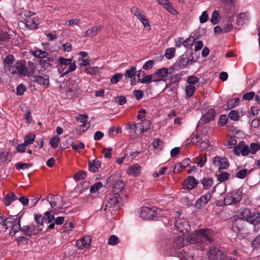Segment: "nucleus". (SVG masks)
<instances>
[{"instance_id": "obj_1", "label": "nucleus", "mask_w": 260, "mask_h": 260, "mask_svg": "<svg viewBox=\"0 0 260 260\" xmlns=\"http://www.w3.org/2000/svg\"><path fill=\"white\" fill-rule=\"evenodd\" d=\"M214 233L210 229H202L196 231L195 233L187 237L190 244L202 243L209 245L214 241Z\"/></svg>"}, {"instance_id": "obj_2", "label": "nucleus", "mask_w": 260, "mask_h": 260, "mask_svg": "<svg viewBox=\"0 0 260 260\" xmlns=\"http://www.w3.org/2000/svg\"><path fill=\"white\" fill-rule=\"evenodd\" d=\"M240 217L245 221L248 222L253 225L254 229L255 230L256 225L260 223V212L256 211L251 212L250 209L245 208L240 212Z\"/></svg>"}, {"instance_id": "obj_3", "label": "nucleus", "mask_w": 260, "mask_h": 260, "mask_svg": "<svg viewBox=\"0 0 260 260\" xmlns=\"http://www.w3.org/2000/svg\"><path fill=\"white\" fill-rule=\"evenodd\" d=\"M248 223L242 218H236L232 223V230L238 235H247L249 233Z\"/></svg>"}, {"instance_id": "obj_4", "label": "nucleus", "mask_w": 260, "mask_h": 260, "mask_svg": "<svg viewBox=\"0 0 260 260\" xmlns=\"http://www.w3.org/2000/svg\"><path fill=\"white\" fill-rule=\"evenodd\" d=\"M242 190L240 188L227 193L224 199L225 205H236L240 202L242 199Z\"/></svg>"}, {"instance_id": "obj_5", "label": "nucleus", "mask_w": 260, "mask_h": 260, "mask_svg": "<svg viewBox=\"0 0 260 260\" xmlns=\"http://www.w3.org/2000/svg\"><path fill=\"white\" fill-rule=\"evenodd\" d=\"M28 73V69L25 66L24 60H19L16 62L11 69H9L8 74H19L26 76Z\"/></svg>"}, {"instance_id": "obj_6", "label": "nucleus", "mask_w": 260, "mask_h": 260, "mask_svg": "<svg viewBox=\"0 0 260 260\" xmlns=\"http://www.w3.org/2000/svg\"><path fill=\"white\" fill-rule=\"evenodd\" d=\"M209 256L214 260H224L226 257V252L215 247H210L208 252Z\"/></svg>"}, {"instance_id": "obj_7", "label": "nucleus", "mask_w": 260, "mask_h": 260, "mask_svg": "<svg viewBox=\"0 0 260 260\" xmlns=\"http://www.w3.org/2000/svg\"><path fill=\"white\" fill-rule=\"evenodd\" d=\"M156 210L154 208H151L148 207H142L140 212V216L146 220H150L154 219L157 216Z\"/></svg>"}, {"instance_id": "obj_8", "label": "nucleus", "mask_w": 260, "mask_h": 260, "mask_svg": "<svg viewBox=\"0 0 260 260\" xmlns=\"http://www.w3.org/2000/svg\"><path fill=\"white\" fill-rule=\"evenodd\" d=\"M174 224L177 230L179 232H188L190 230V226L188 224V222L185 219L178 218L175 221Z\"/></svg>"}, {"instance_id": "obj_9", "label": "nucleus", "mask_w": 260, "mask_h": 260, "mask_svg": "<svg viewBox=\"0 0 260 260\" xmlns=\"http://www.w3.org/2000/svg\"><path fill=\"white\" fill-rule=\"evenodd\" d=\"M213 163L215 166L218 167L219 171L226 169L229 166L228 159L219 156H216L213 158Z\"/></svg>"}, {"instance_id": "obj_10", "label": "nucleus", "mask_w": 260, "mask_h": 260, "mask_svg": "<svg viewBox=\"0 0 260 260\" xmlns=\"http://www.w3.org/2000/svg\"><path fill=\"white\" fill-rule=\"evenodd\" d=\"M131 12L140 20L145 27H149L150 29V25L148 19L145 17L143 12L136 7H132Z\"/></svg>"}, {"instance_id": "obj_11", "label": "nucleus", "mask_w": 260, "mask_h": 260, "mask_svg": "<svg viewBox=\"0 0 260 260\" xmlns=\"http://www.w3.org/2000/svg\"><path fill=\"white\" fill-rule=\"evenodd\" d=\"M212 195L210 193H207L198 199L195 204V207L198 209H202L205 205L207 204L211 200Z\"/></svg>"}, {"instance_id": "obj_12", "label": "nucleus", "mask_w": 260, "mask_h": 260, "mask_svg": "<svg viewBox=\"0 0 260 260\" xmlns=\"http://www.w3.org/2000/svg\"><path fill=\"white\" fill-rule=\"evenodd\" d=\"M68 89L67 92L71 95H76L80 90L79 83L75 80H70L68 82Z\"/></svg>"}, {"instance_id": "obj_13", "label": "nucleus", "mask_w": 260, "mask_h": 260, "mask_svg": "<svg viewBox=\"0 0 260 260\" xmlns=\"http://www.w3.org/2000/svg\"><path fill=\"white\" fill-rule=\"evenodd\" d=\"M115 175H111L109 178V182H112L113 183V189L114 191L116 193H118V192H120L122 190L125 186L123 182L120 180H115L114 178Z\"/></svg>"}, {"instance_id": "obj_14", "label": "nucleus", "mask_w": 260, "mask_h": 260, "mask_svg": "<svg viewBox=\"0 0 260 260\" xmlns=\"http://www.w3.org/2000/svg\"><path fill=\"white\" fill-rule=\"evenodd\" d=\"M198 183V181L193 176H189L184 180L183 185L184 188L190 190L195 188Z\"/></svg>"}, {"instance_id": "obj_15", "label": "nucleus", "mask_w": 260, "mask_h": 260, "mask_svg": "<svg viewBox=\"0 0 260 260\" xmlns=\"http://www.w3.org/2000/svg\"><path fill=\"white\" fill-rule=\"evenodd\" d=\"M91 237L86 236H84L79 240H77L76 243V246L79 249H82L84 248L89 247L91 244Z\"/></svg>"}, {"instance_id": "obj_16", "label": "nucleus", "mask_w": 260, "mask_h": 260, "mask_svg": "<svg viewBox=\"0 0 260 260\" xmlns=\"http://www.w3.org/2000/svg\"><path fill=\"white\" fill-rule=\"evenodd\" d=\"M33 81L41 85L48 86L49 84V79L47 75H41L39 76L35 75L33 77Z\"/></svg>"}, {"instance_id": "obj_17", "label": "nucleus", "mask_w": 260, "mask_h": 260, "mask_svg": "<svg viewBox=\"0 0 260 260\" xmlns=\"http://www.w3.org/2000/svg\"><path fill=\"white\" fill-rule=\"evenodd\" d=\"M49 202L51 206L56 210L62 207V198L61 196L55 195L52 197V199Z\"/></svg>"}, {"instance_id": "obj_18", "label": "nucleus", "mask_w": 260, "mask_h": 260, "mask_svg": "<svg viewBox=\"0 0 260 260\" xmlns=\"http://www.w3.org/2000/svg\"><path fill=\"white\" fill-rule=\"evenodd\" d=\"M127 173L133 176H139L141 173V167L137 164H133L127 168Z\"/></svg>"}, {"instance_id": "obj_19", "label": "nucleus", "mask_w": 260, "mask_h": 260, "mask_svg": "<svg viewBox=\"0 0 260 260\" xmlns=\"http://www.w3.org/2000/svg\"><path fill=\"white\" fill-rule=\"evenodd\" d=\"M14 61V57L12 54L8 55L4 59V69L5 72L8 73L9 69H11Z\"/></svg>"}, {"instance_id": "obj_20", "label": "nucleus", "mask_w": 260, "mask_h": 260, "mask_svg": "<svg viewBox=\"0 0 260 260\" xmlns=\"http://www.w3.org/2000/svg\"><path fill=\"white\" fill-rule=\"evenodd\" d=\"M194 61V60L193 59V58L190 59L189 58L187 55H183L180 57L178 63L179 67L183 69L192 64Z\"/></svg>"}, {"instance_id": "obj_21", "label": "nucleus", "mask_w": 260, "mask_h": 260, "mask_svg": "<svg viewBox=\"0 0 260 260\" xmlns=\"http://www.w3.org/2000/svg\"><path fill=\"white\" fill-rule=\"evenodd\" d=\"M103 27L101 25H96L87 30L84 34V37H89L96 36L98 33L101 31Z\"/></svg>"}, {"instance_id": "obj_22", "label": "nucleus", "mask_w": 260, "mask_h": 260, "mask_svg": "<svg viewBox=\"0 0 260 260\" xmlns=\"http://www.w3.org/2000/svg\"><path fill=\"white\" fill-rule=\"evenodd\" d=\"M21 216L22 215L17 217L16 222L13 224L12 225H10V226L12 227L10 234L12 236L16 234L17 232H19L20 230L22 231V228L20 226V220L21 218Z\"/></svg>"}, {"instance_id": "obj_23", "label": "nucleus", "mask_w": 260, "mask_h": 260, "mask_svg": "<svg viewBox=\"0 0 260 260\" xmlns=\"http://www.w3.org/2000/svg\"><path fill=\"white\" fill-rule=\"evenodd\" d=\"M184 240L182 237L176 236L173 238L172 246L175 249H179L184 246Z\"/></svg>"}, {"instance_id": "obj_24", "label": "nucleus", "mask_w": 260, "mask_h": 260, "mask_svg": "<svg viewBox=\"0 0 260 260\" xmlns=\"http://www.w3.org/2000/svg\"><path fill=\"white\" fill-rule=\"evenodd\" d=\"M17 196L14 192H9L5 197L3 202L6 206H9L13 201L17 200Z\"/></svg>"}, {"instance_id": "obj_25", "label": "nucleus", "mask_w": 260, "mask_h": 260, "mask_svg": "<svg viewBox=\"0 0 260 260\" xmlns=\"http://www.w3.org/2000/svg\"><path fill=\"white\" fill-rule=\"evenodd\" d=\"M100 166L101 162L99 160L94 159L88 162L89 170L93 173L97 172Z\"/></svg>"}, {"instance_id": "obj_26", "label": "nucleus", "mask_w": 260, "mask_h": 260, "mask_svg": "<svg viewBox=\"0 0 260 260\" xmlns=\"http://www.w3.org/2000/svg\"><path fill=\"white\" fill-rule=\"evenodd\" d=\"M204 189H208L213 185V180L212 178L205 177L200 180Z\"/></svg>"}, {"instance_id": "obj_27", "label": "nucleus", "mask_w": 260, "mask_h": 260, "mask_svg": "<svg viewBox=\"0 0 260 260\" xmlns=\"http://www.w3.org/2000/svg\"><path fill=\"white\" fill-rule=\"evenodd\" d=\"M160 81H165V78L168 76V70L166 68L157 69L155 73Z\"/></svg>"}, {"instance_id": "obj_28", "label": "nucleus", "mask_w": 260, "mask_h": 260, "mask_svg": "<svg viewBox=\"0 0 260 260\" xmlns=\"http://www.w3.org/2000/svg\"><path fill=\"white\" fill-rule=\"evenodd\" d=\"M36 226H23L22 228V232L26 236L31 237L32 235L35 234L34 231L35 230Z\"/></svg>"}, {"instance_id": "obj_29", "label": "nucleus", "mask_w": 260, "mask_h": 260, "mask_svg": "<svg viewBox=\"0 0 260 260\" xmlns=\"http://www.w3.org/2000/svg\"><path fill=\"white\" fill-rule=\"evenodd\" d=\"M119 195L116 193L115 196L109 199L106 205V207L111 208L116 206L119 204Z\"/></svg>"}, {"instance_id": "obj_30", "label": "nucleus", "mask_w": 260, "mask_h": 260, "mask_svg": "<svg viewBox=\"0 0 260 260\" xmlns=\"http://www.w3.org/2000/svg\"><path fill=\"white\" fill-rule=\"evenodd\" d=\"M239 102L240 100L239 98L232 99L228 102L226 105L223 106V108L225 110H230L238 106L239 104Z\"/></svg>"}, {"instance_id": "obj_31", "label": "nucleus", "mask_w": 260, "mask_h": 260, "mask_svg": "<svg viewBox=\"0 0 260 260\" xmlns=\"http://www.w3.org/2000/svg\"><path fill=\"white\" fill-rule=\"evenodd\" d=\"M215 115H203L198 122V125H201L214 120Z\"/></svg>"}, {"instance_id": "obj_32", "label": "nucleus", "mask_w": 260, "mask_h": 260, "mask_svg": "<svg viewBox=\"0 0 260 260\" xmlns=\"http://www.w3.org/2000/svg\"><path fill=\"white\" fill-rule=\"evenodd\" d=\"M59 62V67L58 68L59 70H61L62 71H64L63 66H67L69 64L71 63V61H73L72 58H65L62 57H60L58 59Z\"/></svg>"}, {"instance_id": "obj_33", "label": "nucleus", "mask_w": 260, "mask_h": 260, "mask_svg": "<svg viewBox=\"0 0 260 260\" xmlns=\"http://www.w3.org/2000/svg\"><path fill=\"white\" fill-rule=\"evenodd\" d=\"M151 122L150 120L144 119L140 122L138 123V125L140 127V129L141 132H145L147 131L150 126Z\"/></svg>"}, {"instance_id": "obj_34", "label": "nucleus", "mask_w": 260, "mask_h": 260, "mask_svg": "<svg viewBox=\"0 0 260 260\" xmlns=\"http://www.w3.org/2000/svg\"><path fill=\"white\" fill-rule=\"evenodd\" d=\"M13 37V35L10 33V31L1 30L0 31V41L8 42Z\"/></svg>"}, {"instance_id": "obj_35", "label": "nucleus", "mask_w": 260, "mask_h": 260, "mask_svg": "<svg viewBox=\"0 0 260 260\" xmlns=\"http://www.w3.org/2000/svg\"><path fill=\"white\" fill-rule=\"evenodd\" d=\"M137 73V71L136 67L135 66H132L125 71L124 75L126 78H133L136 75Z\"/></svg>"}, {"instance_id": "obj_36", "label": "nucleus", "mask_w": 260, "mask_h": 260, "mask_svg": "<svg viewBox=\"0 0 260 260\" xmlns=\"http://www.w3.org/2000/svg\"><path fill=\"white\" fill-rule=\"evenodd\" d=\"M31 54L37 58H43L48 56V53L46 51H43L41 49H37L35 51H31Z\"/></svg>"}, {"instance_id": "obj_37", "label": "nucleus", "mask_w": 260, "mask_h": 260, "mask_svg": "<svg viewBox=\"0 0 260 260\" xmlns=\"http://www.w3.org/2000/svg\"><path fill=\"white\" fill-rule=\"evenodd\" d=\"M21 23L24 24L29 28H34L37 27V24L35 22L34 18L28 17L24 21H21Z\"/></svg>"}, {"instance_id": "obj_38", "label": "nucleus", "mask_w": 260, "mask_h": 260, "mask_svg": "<svg viewBox=\"0 0 260 260\" xmlns=\"http://www.w3.org/2000/svg\"><path fill=\"white\" fill-rule=\"evenodd\" d=\"M194 161L198 166L200 167H203L207 161L206 155H200L199 156L196 157Z\"/></svg>"}, {"instance_id": "obj_39", "label": "nucleus", "mask_w": 260, "mask_h": 260, "mask_svg": "<svg viewBox=\"0 0 260 260\" xmlns=\"http://www.w3.org/2000/svg\"><path fill=\"white\" fill-rule=\"evenodd\" d=\"M90 126V122H84L82 123V124L80 125H79L76 128V131L79 134H80L81 133H83L86 132Z\"/></svg>"}, {"instance_id": "obj_40", "label": "nucleus", "mask_w": 260, "mask_h": 260, "mask_svg": "<svg viewBox=\"0 0 260 260\" xmlns=\"http://www.w3.org/2000/svg\"><path fill=\"white\" fill-rule=\"evenodd\" d=\"M36 135L33 133H29L27 135L24 139V143L25 145L28 146L35 141Z\"/></svg>"}, {"instance_id": "obj_41", "label": "nucleus", "mask_w": 260, "mask_h": 260, "mask_svg": "<svg viewBox=\"0 0 260 260\" xmlns=\"http://www.w3.org/2000/svg\"><path fill=\"white\" fill-rule=\"evenodd\" d=\"M86 177V173L83 170H80L79 172L76 173L74 176L73 178L76 181H80L84 179Z\"/></svg>"}, {"instance_id": "obj_42", "label": "nucleus", "mask_w": 260, "mask_h": 260, "mask_svg": "<svg viewBox=\"0 0 260 260\" xmlns=\"http://www.w3.org/2000/svg\"><path fill=\"white\" fill-rule=\"evenodd\" d=\"M220 21V16L218 12L216 10H214L212 15L211 22L213 24H217Z\"/></svg>"}, {"instance_id": "obj_43", "label": "nucleus", "mask_w": 260, "mask_h": 260, "mask_svg": "<svg viewBox=\"0 0 260 260\" xmlns=\"http://www.w3.org/2000/svg\"><path fill=\"white\" fill-rule=\"evenodd\" d=\"M232 28V26L231 25H228V28H226L225 26H223L222 28H221L219 26H216L214 28V31L215 33H219V32H223L226 33L231 30Z\"/></svg>"}, {"instance_id": "obj_44", "label": "nucleus", "mask_w": 260, "mask_h": 260, "mask_svg": "<svg viewBox=\"0 0 260 260\" xmlns=\"http://www.w3.org/2000/svg\"><path fill=\"white\" fill-rule=\"evenodd\" d=\"M194 40L195 39L193 37L189 36L185 40L183 41V45L186 48H189L192 46Z\"/></svg>"}, {"instance_id": "obj_45", "label": "nucleus", "mask_w": 260, "mask_h": 260, "mask_svg": "<svg viewBox=\"0 0 260 260\" xmlns=\"http://www.w3.org/2000/svg\"><path fill=\"white\" fill-rule=\"evenodd\" d=\"M59 141L60 138L57 136H55L50 139L49 143L52 148H56L58 146V143Z\"/></svg>"}, {"instance_id": "obj_46", "label": "nucleus", "mask_w": 260, "mask_h": 260, "mask_svg": "<svg viewBox=\"0 0 260 260\" xmlns=\"http://www.w3.org/2000/svg\"><path fill=\"white\" fill-rule=\"evenodd\" d=\"M123 74L121 73H115L111 78L110 82L112 84H115L122 79Z\"/></svg>"}, {"instance_id": "obj_47", "label": "nucleus", "mask_w": 260, "mask_h": 260, "mask_svg": "<svg viewBox=\"0 0 260 260\" xmlns=\"http://www.w3.org/2000/svg\"><path fill=\"white\" fill-rule=\"evenodd\" d=\"M230 174L226 172L220 173L217 175V179L220 182H224L229 179Z\"/></svg>"}, {"instance_id": "obj_48", "label": "nucleus", "mask_w": 260, "mask_h": 260, "mask_svg": "<svg viewBox=\"0 0 260 260\" xmlns=\"http://www.w3.org/2000/svg\"><path fill=\"white\" fill-rule=\"evenodd\" d=\"M45 215L46 216L45 219V222L46 223H50L54 220V214L52 213L51 211H46L45 213Z\"/></svg>"}, {"instance_id": "obj_49", "label": "nucleus", "mask_w": 260, "mask_h": 260, "mask_svg": "<svg viewBox=\"0 0 260 260\" xmlns=\"http://www.w3.org/2000/svg\"><path fill=\"white\" fill-rule=\"evenodd\" d=\"M175 52V48H168V49H166V50L165 51V55L167 59H170L172 58L174 56Z\"/></svg>"}, {"instance_id": "obj_50", "label": "nucleus", "mask_w": 260, "mask_h": 260, "mask_svg": "<svg viewBox=\"0 0 260 260\" xmlns=\"http://www.w3.org/2000/svg\"><path fill=\"white\" fill-rule=\"evenodd\" d=\"M45 217L42 216L40 214H36L35 217V220L38 226H40L43 224L45 221Z\"/></svg>"}, {"instance_id": "obj_51", "label": "nucleus", "mask_w": 260, "mask_h": 260, "mask_svg": "<svg viewBox=\"0 0 260 260\" xmlns=\"http://www.w3.org/2000/svg\"><path fill=\"white\" fill-rule=\"evenodd\" d=\"M195 90L196 88L194 86H193V85H188L187 86H186L185 89L186 95L188 97L191 96L193 95Z\"/></svg>"}, {"instance_id": "obj_52", "label": "nucleus", "mask_w": 260, "mask_h": 260, "mask_svg": "<svg viewBox=\"0 0 260 260\" xmlns=\"http://www.w3.org/2000/svg\"><path fill=\"white\" fill-rule=\"evenodd\" d=\"M242 155H247L250 152V149L248 145L245 144V142L241 141Z\"/></svg>"}, {"instance_id": "obj_53", "label": "nucleus", "mask_w": 260, "mask_h": 260, "mask_svg": "<svg viewBox=\"0 0 260 260\" xmlns=\"http://www.w3.org/2000/svg\"><path fill=\"white\" fill-rule=\"evenodd\" d=\"M85 72L90 75H95L98 73V68L96 67H88L85 69Z\"/></svg>"}, {"instance_id": "obj_54", "label": "nucleus", "mask_w": 260, "mask_h": 260, "mask_svg": "<svg viewBox=\"0 0 260 260\" xmlns=\"http://www.w3.org/2000/svg\"><path fill=\"white\" fill-rule=\"evenodd\" d=\"M250 152L255 154L260 149V145L257 143H252L250 145Z\"/></svg>"}, {"instance_id": "obj_55", "label": "nucleus", "mask_w": 260, "mask_h": 260, "mask_svg": "<svg viewBox=\"0 0 260 260\" xmlns=\"http://www.w3.org/2000/svg\"><path fill=\"white\" fill-rule=\"evenodd\" d=\"M102 186L103 184L102 182H96L90 187V191L91 193H94L98 191L101 187H102Z\"/></svg>"}, {"instance_id": "obj_56", "label": "nucleus", "mask_w": 260, "mask_h": 260, "mask_svg": "<svg viewBox=\"0 0 260 260\" xmlns=\"http://www.w3.org/2000/svg\"><path fill=\"white\" fill-rule=\"evenodd\" d=\"M152 144L155 148L162 149L164 146V142L160 139L157 138L154 140Z\"/></svg>"}, {"instance_id": "obj_57", "label": "nucleus", "mask_w": 260, "mask_h": 260, "mask_svg": "<svg viewBox=\"0 0 260 260\" xmlns=\"http://www.w3.org/2000/svg\"><path fill=\"white\" fill-rule=\"evenodd\" d=\"M119 242L118 238L115 235L111 236L108 240V244L110 245L114 246Z\"/></svg>"}, {"instance_id": "obj_58", "label": "nucleus", "mask_w": 260, "mask_h": 260, "mask_svg": "<svg viewBox=\"0 0 260 260\" xmlns=\"http://www.w3.org/2000/svg\"><path fill=\"white\" fill-rule=\"evenodd\" d=\"M69 67L66 71L63 72V74H67L69 73L74 71L76 69V64L75 61H72L71 63L69 64Z\"/></svg>"}, {"instance_id": "obj_59", "label": "nucleus", "mask_w": 260, "mask_h": 260, "mask_svg": "<svg viewBox=\"0 0 260 260\" xmlns=\"http://www.w3.org/2000/svg\"><path fill=\"white\" fill-rule=\"evenodd\" d=\"M112 148H104L102 150V153L104 154L105 158H110L112 157Z\"/></svg>"}, {"instance_id": "obj_60", "label": "nucleus", "mask_w": 260, "mask_h": 260, "mask_svg": "<svg viewBox=\"0 0 260 260\" xmlns=\"http://www.w3.org/2000/svg\"><path fill=\"white\" fill-rule=\"evenodd\" d=\"M164 8L171 14H175L177 13L176 10L172 6L170 2L168 3L165 7H164Z\"/></svg>"}, {"instance_id": "obj_61", "label": "nucleus", "mask_w": 260, "mask_h": 260, "mask_svg": "<svg viewBox=\"0 0 260 260\" xmlns=\"http://www.w3.org/2000/svg\"><path fill=\"white\" fill-rule=\"evenodd\" d=\"M255 92L253 91H250L244 93L243 95V99L245 100L250 101L255 97Z\"/></svg>"}, {"instance_id": "obj_62", "label": "nucleus", "mask_w": 260, "mask_h": 260, "mask_svg": "<svg viewBox=\"0 0 260 260\" xmlns=\"http://www.w3.org/2000/svg\"><path fill=\"white\" fill-rule=\"evenodd\" d=\"M30 166L27 163H23L22 162H19L15 165V167L17 170H20L21 169H25Z\"/></svg>"}, {"instance_id": "obj_63", "label": "nucleus", "mask_w": 260, "mask_h": 260, "mask_svg": "<svg viewBox=\"0 0 260 260\" xmlns=\"http://www.w3.org/2000/svg\"><path fill=\"white\" fill-rule=\"evenodd\" d=\"M25 90V86L23 84H21L19 85L16 88V94L18 95H21Z\"/></svg>"}, {"instance_id": "obj_64", "label": "nucleus", "mask_w": 260, "mask_h": 260, "mask_svg": "<svg viewBox=\"0 0 260 260\" xmlns=\"http://www.w3.org/2000/svg\"><path fill=\"white\" fill-rule=\"evenodd\" d=\"M187 81L189 85H193L194 86V85L197 83L199 80L197 77L190 76L188 77Z\"/></svg>"}]
</instances>
